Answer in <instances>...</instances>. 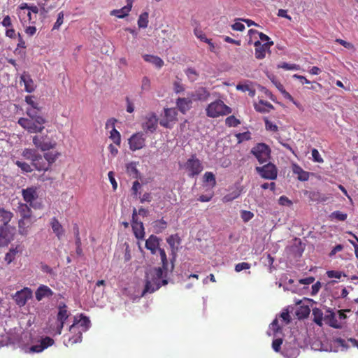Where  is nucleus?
<instances>
[{
  "label": "nucleus",
  "instance_id": "obj_55",
  "mask_svg": "<svg viewBox=\"0 0 358 358\" xmlns=\"http://www.w3.org/2000/svg\"><path fill=\"white\" fill-rule=\"evenodd\" d=\"M313 159L315 162L322 163L324 162L322 157L320 156L318 150L315 148H313L311 151Z\"/></svg>",
  "mask_w": 358,
  "mask_h": 358
},
{
  "label": "nucleus",
  "instance_id": "obj_42",
  "mask_svg": "<svg viewBox=\"0 0 358 358\" xmlns=\"http://www.w3.org/2000/svg\"><path fill=\"white\" fill-rule=\"evenodd\" d=\"M185 73L191 82L195 81L199 77V73L194 68H187Z\"/></svg>",
  "mask_w": 358,
  "mask_h": 358
},
{
  "label": "nucleus",
  "instance_id": "obj_10",
  "mask_svg": "<svg viewBox=\"0 0 358 358\" xmlns=\"http://www.w3.org/2000/svg\"><path fill=\"white\" fill-rule=\"evenodd\" d=\"M145 285L141 296L155 291L157 286V268H153L146 271Z\"/></svg>",
  "mask_w": 358,
  "mask_h": 358
},
{
  "label": "nucleus",
  "instance_id": "obj_23",
  "mask_svg": "<svg viewBox=\"0 0 358 358\" xmlns=\"http://www.w3.org/2000/svg\"><path fill=\"white\" fill-rule=\"evenodd\" d=\"M22 195L24 200L33 206L32 202L38 197L37 189L35 187H30L22 190Z\"/></svg>",
  "mask_w": 358,
  "mask_h": 358
},
{
  "label": "nucleus",
  "instance_id": "obj_15",
  "mask_svg": "<svg viewBox=\"0 0 358 358\" xmlns=\"http://www.w3.org/2000/svg\"><path fill=\"white\" fill-rule=\"evenodd\" d=\"M55 341L52 338L48 336L43 337L40 341L32 345L29 348V352L33 353H39L43 352L45 349L54 344Z\"/></svg>",
  "mask_w": 358,
  "mask_h": 358
},
{
  "label": "nucleus",
  "instance_id": "obj_48",
  "mask_svg": "<svg viewBox=\"0 0 358 358\" xmlns=\"http://www.w3.org/2000/svg\"><path fill=\"white\" fill-rule=\"evenodd\" d=\"M148 14L147 13H144L141 14L138 20V25L141 28H145L148 26Z\"/></svg>",
  "mask_w": 358,
  "mask_h": 358
},
{
  "label": "nucleus",
  "instance_id": "obj_45",
  "mask_svg": "<svg viewBox=\"0 0 358 358\" xmlns=\"http://www.w3.org/2000/svg\"><path fill=\"white\" fill-rule=\"evenodd\" d=\"M109 138L113 141L115 144L120 145L121 143V136L120 132L117 129L110 131Z\"/></svg>",
  "mask_w": 358,
  "mask_h": 358
},
{
  "label": "nucleus",
  "instance_id": "obj_7",
  "mask_svg": "<svg viewBox=\"0 0 358 358\" xmlns=\"http://www.w3.org/2000/svg\"><path fill=\"white\" fill-rule=\"evenodd\" d=\"M35 147L41 151H47L55 148L57 143L48 135H36L32 139Z\"/></svg>",
  "mask_w": 358,
  "mask_h": 358
},
{
  "label": "nucleus",
  "instance_id": "obj_31",
  "mask_svg": "<svg viewBox=\"0 0 358 358\" xmlns=\"http://www.w3.org/2000/svg\"><path fill=\"white\" fill-rule=\"evenodd\" d=\"M254 108L256 111L259 113H268L274 108L273 106L268 101L259 100L257 103H254Z\"/></svg>",
  "mask_w": 358,
  "mask_h": 358
},
{
  "label": "nucleus",
  "instance_id": "obj_64",
  "mask_svg": "<svg viewBox=\"0 0 358 358\" xmlns=\"http://www.w3.org/2000/svg\"><path fill=\"white\" fill-rule=\"evenodd\" d=\"M115 122H116V120L114 118L108 120L106 123V129H110V131H113V129H116L115 126Z\"/></svg>",
  "mask_w": 358,
  "mask_h": 358
},
{
  "label": "nucleus",
  "instance_id": "obj_33",
  "mask_svg": "<svg viewBox=\"0 0 358 358\" xmlns=\"http://www.w3.org/2000/svg\"><path fill=\"white\" fill-rule=\"evenodd\" d=\"M293 172L297 175V178L301 181H307L309 179V173L303 171L298 165L294 166Z\"/></svg>",
  "mask_w": 358,
  "mask_h": 358
},
{
  "label": "nucleus",
  "instance_id": "obj_28",
  "mask_svg": "<svg viewBox=\"0 0 358 358\" xmlns=\"http://www.w3.org/2000/svg\"><path fill=\"white\" fill-rule=\"evenodd\" d=\"M16 212L20 215V218H31V210L27 203L18 202Z\"/></svg>",
  "mask_w": 358,
  "mask_h": 358
},
{
  "label": "nucleus",
  "instance_id": "obj_27",
  "mask_svg": "<svg viewBox=\"0 0 358 358\" xmlns=\"http://www.w3.org/2000/svg\"><path fill=\"white\" fill-rule=\"evenodd\" d=\"M327 314L324 315L323 320H324V322L330 327L336 329H340L341 327V324L336 320L335 313L330 309L327 310Z\"/></svg>",
  "mask_w": 358,
  "mask_h": 358
},
{
  "label": "nucleus",
  "instance_id": "obj_46",
  "mask_svg": "<svg viewBox=\"0 0 358 358\" xmlns=\"http://www.w3.org/2000/svg\"><path fill=\"white\" fill-rule=\"evenodd\" d=\"M238 143H242L245 141H249L251 139V134L250 131H245L243 133H238L235 135Z\"/></svg>",
  "mask_w": 358,
  "mask_h": 358
},
{
  "label": "nucleus",
  "instance_id": "obj_26",
  "mask_svg": "<svg viewBox=\"0 0 358 358\" xmlns=\"http://www.w3.org/2000/svg\"><path fill=\"white\" fill-rule=\"evenodd\" d=\"M20 83H24L25 91L29 93L34 92L36 89V85L34 80L31 79V76L26 73H24L20 76Z\"/></svg>",
  "mask_w": 358,
  "mask_h": 358
},
{
  "label": "nucleus",
  "instance_id": "obj_8",
  "mask_svg": "<svg viewBox=\"0 0 358 358\" xmlns=\"http://www.w3.org/2000/svg\"><path fill=\"white\" fill-rule=\"evenodd\" d=\"M58 310L59 311L57 316V321L56 322V331H50V334L52 336L61 334L62 330L64 327V324L69 316V314L67 310V307L64 303H59L58 306Z\"/></svg>",
  "mask_w": 358,
  "mask_h": 358
},
{
  "label": "nucleus",
  "instance_id": "obj_61",
  "mask_svg": "<svg viewBox=\"0 0 358 358\" xmlns=\"http://www.w3.org/2000/svg\"><path fill=\"white\" fill-rule=\"evenodd\" d=\"M282 344V339L277 338L273 341L272 348L275 352H279L281 345Z\"/></svg>",
  "mask_w": 358,
  "mask_h": 358
},
{
  "label": "nucleus",
  "instance_id": "obj_6",
  "mask_svg": "<svg viewBox=\"0 0 358 358\" xmlns=\"http://www.w3.org/2000/svg\"><path fill=\"white\" fill-rule=\"evenodd\" d=\"M159 244V240L158 239V245ZM158 251L159 252L161 261H162V266L158 267V289L161 285H165L167 284L168 281L166 279H162L159 281L160 278H166L169 273H172L174 264L173 261L169 263L166 258V255L164 250L161 249L158 247Z\"/></svg>",
  "mask_w": 358,
  "mask_h": 358
},
{
  "label": "nucleus",
  "instance_id": "obj_36",
  "mask_svg": "<svg viewBox=\"0 0 358 358\" xmlns=\"http://www.w3.org/2000/svg\"><path fill=\"white\" fill-rule=\"evenodd\" d=\"M22 251V248L20 245L15 248H11L9 252L5 256V261L7 264H10L15 259L16 254Z\"/></svg>",
  "mask_w": 358,
  "mask_h": 358
},
{
  "label": "nucleus",
  "instance_id": "obj_39",
  "mask_svg": "<svg viewBox=\"0 0 358 358\" xmlns=\"http://www.w3.org/2000/svg\"><path fill=\"white\" fill-rule=\"evenodd\" d=\"M126 171L129 176L137 178H138V170L136 168V164L135 162H130L126 165Z\"/></svg>",
  "mask_w": 358,
  "mask_h": 358
},
{
  "label": "nucleus",
  "instance_id": "obj_37",
  "mask_svg": "<svg viewBox=\"0 0 358 358\" xmlns=\"http://www.w3.org/2000/svg\"><path fill=\"white\" fill-rule=\"evenodd\" d=\"M13 217V213L6 210L4 208H0V219L3 223L2 227H7L8 222L11 220Z\"/></svg>",
  "mask_w": 358,
  "mask_h": 358
},
{
  "label": "nucleus",
  "instance_id": "obj_58",
  "mask_svg": "<svg viewBox=\"0 0 358 358\" xmlns=\"http://www.w3.org/2000/svg\"><path fill=\"white\" fill-rule=\"evenodd\" d=\"M64 20V13L63 12H60L58 14L57 21L55 22L52 29H58L60 26L62 24Z\"/></svg>",
  "mask_w": 358,
  "mask_h": 358
},
{
  "label": "nucleus",
  "instance_id": "obj_3",
  "mask_svg": "<svg viewBox=\"0 0 358 358\" xmlns=\"http://www.w3.org/2000/svg\"><path fill=\"white\" fill-rule=\"evenodd\" d=\"M22 157L31 161V165L38 171L49 170V164L45 161L44 155H40L36 150L25 148L22 152Z\"/></svg>",
  "mask_w": 358,
  "mask_h": 358
},
{
  "label": "nucleus",
  "instance_id": "obj_49",
  "mask_svg": "<svg viewBox=\"0 0 358 358\" xmlns=\"http://www.w3.org/2000/svg\"><path fill=\"white\" fill-rule=\"evenodd\" d=\"M264 120L265 123V128L267 131L273 132H276L278 131V127L275 124L268 120L267 117H264Z\"/></svg>",
  "mask_w": 358,
  "mask_h": 358
},
{
  "label": "nucleus",
  "instance_id": "obj_54",
  "mask_svg": "<svg viewBox=\"0 0 358 358\" xmlns=\"http://www.w3.org/2000/svg\"><path fill=\"white\" fill-rule=\"evenodd\" d=\"M250 264L248 262L238 263L235 266V271L236 272H241L243 270H247L250 268Z\"/></svg>",
  "mask_w": 358,
  "mask_h": 358
},
{
  "label": "nucleus",
  "instance_id": "obj_40",
  "mask_svg": "<svg viewBox=\"0 0 358 358\" xmlns=\"http://www.w3.org/2000/svg\"><path fill=\"white\" fill-rule=\"evenodd\" d=\"M59 155L60 153L57 152H48L44 154L45 161L49 164V168L57 160Z\"/></svg>",
  "mask_w": 358,
  "mask_h": 358
},
{
  "label": "nucleus",
  "instance_id": "obj_18",
  "mask_svg": "<svg viewBox=\"0 0 358 358\" xmlns=\"http://www.w3.org/2000/svg\"><path fill=\"white\" fill-rule=\"evenodd\" d=\"M132 229L135 236L138 238H143L144 236V228L142 222L137 220V210L136 208L133 210L132 213Z\"/></svg>",
  "mask_w": 358,
  "mask_h": 358
},
{
  "label": "nucleus",
  "instance_id": "obj_9",
  "mask_svg": "<svg viewBox=\"0 0 358 358\" xmlns=\"http://www.w3.org/2000/svg\"><path fill=\"white\" fill-rule=\"evenodd\" d=\"M251 152L260 164L266 162L270 158L271 150L265 143H258L252 148Z\"/></svg>",
  "mask_w": 358,
  "mask_h": 358
},
{
  "label": "nucleus",
  "instance_id": "obj_34",
  "mask_svg": "<svg viewBox=\"0 0 358 358\" xmlns=\"http://www.w3.org/2000/svg\"><path fill=\"white\" fill-rule=\"evenodd\" d=\"M312 315L313 316V321L319 327L322 326V321L324 320V315L321 309L318 308H314L312 310Z\"/></svg>",
  "mask_w": 358,
  "mask_h": 358
},
{
  "label": "nucleus",
  "instance_id": "obj_11",
  "mask_svg": "<svg viewBox=\"0 0 358 358\" xmlns=\"http://www.w3.org/2000/svg\"><path fill=\"white\" fill-rule=\"evenodd\" d=\"M178 112L176 108H171L164 110V115L162 116L159 123L166 128H171L177 121Z\"/></svg>",
  "mask_w": 358,
  "mask_h": 358
},
{
  "label": "nucleus",
  "instance_id": "obj_41",
  "mask_svg": "<svg viewBox=\"0 0 358 358\" xmlns=\"http://www.w3.org/2000/svg\"><path fill=\"white\" fill-rule=\"evenodd\" d=\"M257 34L259 35V38L262 42H265V43L271 42L270 38L267 35L264 34V33L259 32L257 30H255L253 29H251L248 31V35L250 36V38H252L253 36H255Z\"/></svg>",
  "mask_w": 358,
  "mask_h": 358
},
{
  "label": "nucleus",
  "instance_id": "obj_13",
  "mask_svg": "<svg viewBox=\"0 0 358 358\" xmlns=\"http://www.w3.org/2000/svg\"><path fill=\"white\" fill-rule=\"evenodd\" d=\"M18 124L29 133H41L44 129L43 124H38L32 120L21 117L18 120Z\"/></svg>",
  "mask_w": 358,
  "mask_h": 358
},
{
  "label": "nucleus",
  "instance_id": "obj_63",
  "mask_svg": "<svg viewBox=\"0 0 358 358\" xmlns=\"http://www.w3.org/2000/svg\"><path fill=\"white\" fill-rule=\"evenodd\" d=\"M231 27L234 31H243L245 29V25L240 22H236L234 24H231Z\"/></svg>",
  "mask_w": 358,
  "mask_h": 358
},
{
  "label": "nucleus",
  "instance_id": "obj_56",
  "mask_svg": "<svg viewBox=\"0 0 358 358\" xmlns=\"http://www.w3.org/2000/svg\"><path fill=\"white\" fill-rule=\"evenodd\" d=\"M327 275L330 278H337L339 279L342 275L345 276V274H343L342 272L338 271H328L327 272Z\"/></svg>",
  "mask_w": 358,
  "mask_h": 358
},
{
  "label": "nucleus",
  "instance_id": "obj_57",
  "mask_svg": "<svg viewBox=\"0 0 358 358\" xmlns=\"http://www.w3.org/2000/svg\"><path fill=\"white\" fill-rule=\"evenodd\" d=\"M195 36L200 39L201 41L206 43L209 39L206 37V34L200 29H194Z\"/></svg>",
  "mask_w": 358,
  "mask_h": 358
},
{
  "label": "nucleus",
  "instance_id": "obj_21",
  "mask_svg": "<svg viewBox=\"0 0 358 358\" xmlns=\"http://www.w3.org/2000/svg\"><path fill=\"white\" fill-rule=\"evenodd\" d=\"M166 242L171 248L172 258L174 259L181 243L180 237L178 234L171 235L166 238Z\"/></svg>",
  "mask_w": 358,
  "mask_h": 358
},
{
  "label": "nucleus",
  "instance_id": "obj_24",
  "mask_svg": "<svg viewBox=\"0 0 358 358\" xmlns=\"http://www.w3.org/2000/svg\"><path fill=\"white\" fill-rule=\"evenodd\" d=\"M53 294V291L49 287L41 285L35 292V296L36 299L40 301L44 298H50Z\"/></svg>",
  "mask_w": 358,
  "mask_h": 358
},
{
  "label": "nucleus",
  "instance_id": "obj_29",
  "mask_svg": "<svg viewBox=\"0 0 358 358\" xmlns=\"http://www.w3.org/2000/svg\"><path fill=\"white\" fill-rule=\"evenodd\" d=\"M12 239V234H10L8 227H0V247L7 245Z\"/></svg>",
  "mask_w": 358,
  "mask_h": 358
},
{
  "label": "nucleus",
  "instance_id": "obj_5",
  "mask_svg": "<svg viewBox=\"0 0 358 358\" xmlns=\"http://www.w3.org/2000/svg\"><path fill=\"white\" fill-rule=\"evenodd\" d=\"M179 168L184 170L189 177L194 178L202 172L203 166L196 155L192 154L185 162L179 164Z\"/></svg>",
  "mask_w": 358,
  "mask_h": 358
},
{
  "label": "nucleus",
  "instance_id": "obj_43",
  "mask_svg": "<svg viewBox=\"0 0 358 358\" xmlns=\"http://www.w3.org/2000/svg\"><path fill=\"white\" fill-rule=\"evenodd\" d=\"M225 124L229 127H235L241 124V121L234 115H230L225 119Z\"/></svg>",
  "mask_w": 358,
  "mask_h": 358
},
{
  "label": "nucleus",
  "instance_id": "obj_53",
  "mask_svg": "<svg viewBox=\"0 0 358 358\" xmlns=\"http://www.w3.org/2000/svg\"><path fill=\"white\" fill-rule=\"evenodd\" d=\"M173 90L176 94H179L185 91V87L181 83L180 80L173 83Z\"/></svg>",
  "mask_w": 358,
  "mask_h": 358
},
{
  "label": "nucleus",
  "instance_id": "obj_17",
  "mask_svg": "<svg viewBox=\"0 0 358 358\" xmlns=\"http://www.w3.org/2000/svg\"><path fill=\"white\" fill-rule=\"evenodd\" d=\"M129 148L133 150L141 149L145 145V138L143 133L133 134L129 139Z\"/></svg>",
  "mask_w": 358,
  "mask_h": 358
},
{
  "label": "nucleus",
  "instance_id": "obj_12",
  "mask_svg": "<svg viewBox=\"0 0 358 358\" xmlns=\"http://www.w3.org/2000/svg\"><path fill=\"white\" fill-rule=\"evenodd\" d=\"M256 171L262 176V178L268 180H275L278 176V170L276 166L271 163H268L263 166L256 167Z\"/></svg>",
  "mask_w": 358,
  "mask_h": 358
},
{
  "label": "nucleus",
  "instance_id": "obj_20",
  "mask_svg": "<svg viewBox=\"0 0 358 358\" xmlns=\"http://www.w3.org/2000/svg\"><path fill=\"white\" fill-rule=\"evenodd\" d=\"M210 92L206 87H200L194 92L189 94V97L194 101H206L210 97Z\"/></svg>",
  "mask_w": 358,
  "mask_h": 358
},
{
  "label": "nucleus",
  "instance_id": "obj_38",
  "mask_svg": "<svg viewBox=\"0 0 358 358\" xmlns=\"http://www.w3.org/2000/svg\"><path fill=\"white\" fill-rule=\"evenodd\" d=\"M145 248L150 250L152 254H155L157 251V236L151 235L145 242Z\"/></svg>",
  "mask_w": 358,
  "mask_h": 358
},
{
  "label": "nucleus",
  "instance_id": "obj_50",
  "mask_svg": "<svg viewBox=\"0 0 358 358\" xmlns=\"http://www.w3.org/2000/svg\"><path fill=\"white\" fill-rule=\"evenodd\" d=\"M141 188V185L138 180H136L133 182L131 187V194L134 198H138V195L140 194L139 190Z\"/></svg>",
  "mask_w": 358,
  "mask_h": 358
},
{
  "label": "nucleus",
  "instance_id": "obj_25",
  "mask_svg": "<svg viewBox=\"0 0 358 358\" xmlns=\"http://www.w3.org/2000/svg\"><path fill=\"white\" fill-rule=\"evenodd\" d=\"M192 100L189 98H178L176 99V106L178 110L185 114L192 108Z\"/></svg>",
  "mask_w": 358,
  "mask_h": 358
},
{
  "label": "nucleus",
  "instance_id": "obj_62",
  "mask_svg": "<svg viewBox=\"0 0 358 358\" xmlns=\"http://www.w3.org/2000/svg\"><path fill=\"white\" fill-rule=\"evenodd\" d=\"M278 203L281 206H289L292 204V202L291 200H289L287 196H281L278 199Z\"/></svg>",
  "mask_w": 358,
  "mask_h": 358
},
{
  "label": "nucleus",
  "instance_id": "obj_16",
  "mask_svg": "<svg viewBox=\"0 0 358 358\" xmlns=\"http://www.w3.org/2000/svg\"><path fill=\"white\" fill-rule=\"evenodd\" d=\"M142 128L146 132L152 133L157 128V117L155 113L147 114L143 120Z\"/></svg>",
  "mask_w": 358,
  "mask_h": 358
},
{
  "label": "nucleus",
  "instance_id": "obj_22",
  "mask_svg": "<svg viewBox=\"0 0 358 358\" xmlns=\"http://www.w3.org/2000/svg\"><path fill=\"white\" fill-rule=\"evenodd\" d=\"M36 220L31 218H20L18 221V231L22 236H27L29 230Z\"/></svg>",
  "mask_w": 358,
  "mask_h": 358
},
{
  "label": "nucleus",
  "instance_id": "obj_52",
  "mask_svg": "<svg viewBox=\"0 0 358 358\" xmlns=\"http://www.w3.org/2000/svg\"><path fill=\"white\" fill-rule=\"evenodd\" d=\"M25 101L30 106L29 108H36L38 110H41L38 103L33 100L32 96H27L25 97Z\"/></svg>",
  "mask_w": 358,
  "mask_h": 358
},
{
  "label": "nucleus",
  "instance_id": "obj_14",
  "mask_svg": "<svg viewBox=\"0 0 358 358\" xmlns=\"http://www.w3.org/2000/svg\"><path fill=\"white\" fill-rule=\"evenodd\" d=\"M32 296V291L29 287H24L20 291H17L13 299L17 306L20 307L24 306L27 301Z\"/></svg>",
  "mask_w": 358,
  "mask_h": 358
},
{
  "label": "nucleus",
  "instance_id": "obj_2",
  "mask_svg": "<svg viewBox=\"0 0 358 358\" xmlns=\"http://www.w3.org/2000/svg\"><path fill=\"white\" fill-rule=\"evenodd\" d=\"M38 8L36 6H29L22 3L17 8V15L23 26L34 24L37 20Z\"/></svg>",
  "mask_w": 358,
  "mask_h": 358
},
{
  "label": "nucleus",
  "instance_id": "obj_4",
  "mask_svg": "<svg viewBox=\"0 0 358 358\" xmlns=\"http://www.w3.org/2000/svg\"><path fill=\"white\" fill-rule=\"evenodd\" d=\"M205 110L206 115L211 118L226 116L232 113V109L221 99H217L209 103Z\"/></svg>",
  "mask_w": 358,
  "mask_h": 358
},
{
  "label": "nucleus",
  "instance_id": "obj_35",
  "mask_svg": "<svg viewBox=\"0 0 358 358\" xmlns=\"http://www.w3.org/2000/svg\"><path fill=\"white\" fill-rule=\"evenodd\" d=\"M131 9V6L130 5L125 6L123 8H122L121 9L113 10L110 12V15L116 16L118 18H123L125 16L128 15Z\"/></svg>",
  "mask_w": 358,
  "mask_h": 358
},
{
  "label": "nucleus",
  "instance_id": "obj_60",
  "mask_svg": "<svg viewBox=\"0 0 358 358\" xmlns=\"http://www.w3.org/2000/svg\"><path fill=\"white\" fill-rule=\"evenodd\" d=\"M254 216V214L248 210H243L241 213V217L244 222H248Z\"/></svg>",
  "mask_w": 358,
  "mask_h": 358
},
{
  "label": "nucleus",
  "instance_id": "obj_32",
  "mask_svg": "<svg viewBox=\"0 0 358 358\" xmlns=\"http://www.w3.org/2000/svg\"><path fill=\"white\" fill-rule=\"evenodd\" d=\"M50 224L54 233L59 238H60L64 234V229L61 224L59 222L57 219L53 217L51 220Z\"/></svg>",
  "mask_w": 358,
  "mask_h": 358
},
{
  "label": "nucleus",
  "instance_id": "obj_59",
  "mask_svg": "<svg viewBox=\"0 0 358 358\" xmlns=\"http://www.w3.org/2000/svg\"><path fill=\"white\" fill-rule=\"evenodd\" d=\"M25 29V33L29 36H33L35 34L36 31V28L34 24H27V26H23Z\"/></svg>",
  "mask_w": 358,
  "mask_h": 358
},
{
  "label": "nucleus",
  "instance_id": "obj_19",
  "mask_svg": "<svg viewBox=\"0 0 358 358\" xmlns=\"http://www.w3.org/2000/svg\"><path fill=\"white\" fill-rule=\"evenodd\" d=\"M273 45V42H266L262 44L259 41L254 43L255 46V57L258 59H262L266 56V52Z\"/></svg>",
  "mask_w": 358,
  "mask_h": 358
},
{
  "label": "nucleus",
  "instance_id": "obj_1",
  "mask_svg": "<svg viewBox=\"0 0 358 358\" xmlns=\"http://www.w3.org/2000/svg\"><path fill=\"white\" fill-rule=\"evenodd\" d=\"M90 327V321L82 315L74 317L73 323L69 327V336L68 339H64V344L66 346L80 343L82 341V334L87 331Z\"/></svg>",
  "mask_w": 358,
  "mask_h": 358
},
{
  "label": "nucleus",
  "instance_id": "obj_30",
  "mask_svg": "<svg viewBox=\"0 0 358 358\" xmlns=\"http://www.w3.org/2000/svg\"><path fill=\"white\" fill-rule=\"evenodd\" d=\"M36 108H27V115L34 121L36 122L38 124H43L45 122V120L38 114V112Z\"/></svg>",
  "mask_w": 358,
  "mask_h": 358
},
{
  "label": "nucleus",
  "instance_id": "obj_47",
  "mask_svg": "<svg viewBox=\"0 0 358 358\" xmlns=\"http://www.w3.org/2000/svg\"><path fill=\"white\" fill-rule=\"evenodd\" d=\"M15 164L21 169V170L26 173H30L33 171L31 166L30 164H29L27 162H21V161H16Z\"/></svg>",
  "mask_w": 358,
  "mask_h": 358
},
{
  "label": "nucleus",
  "instance_id": "obj_51",
  "mask_svg": "<svg viewBox=\"0 0 358 358\" xmlns=\"http://www.w3.org/2000/svg\"><path fill=\"white\" fill-rule=\"evenodd\" d=\"M331 217L339 220V221H345L347 219V214L342 213L341 211H334L331 213Z\"/></svg>",
  "mask_w": 358,
  "mask_h": 358
},
{
  "label": "nucleus",
  "instance_id": "obj_44",
  "mask_svg": "<svg viewBox=\"0 0 358 358\" xmlns=\"http://www.w3.org/2000/svg\"><path fill=\"white\" fill-rule=\"evenodd\" d=\"M203 181L210 183L212 187L216 185V179L215 175L212 172H206L203 176Z\"/></svg>",
  "mask_w": 358,
  "mask_h": 358
}]
</instances>
